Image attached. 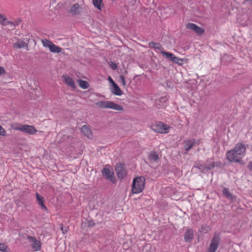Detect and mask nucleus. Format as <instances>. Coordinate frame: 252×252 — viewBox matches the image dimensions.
<instances>
[{"label":"nucleus","mask_w":252,"mask_h":252,"mask_svg":"<svg viewBox=\"0 0 252 252\" xmlns=\"http://www.w3.org/2000/svg\"><path fill=\"white\" fill-rule=\"evenodd\" d=\"M247 147L242 142L237 143L234 148L226 153L227 159L231 162L240 163L245 156Z\"/></svg>","instance_id":"f257e3e1"},{"label":"nucleus","mask_w":252,"mask_h":252,"mask_svg":"<svg viewBox=\"0 0 252 252\" xmlns=\"http://www.w3.org/2000/svg\"><path fill=\"white\" fill-rule=\"evenodd\" d=\"M145 178L140 176L134 178L132 185V191L133 193H139L142 191L145 187Z\"/></svg>","instance_id":"f03ea898"},{"label":"nucleus","mask_w":252,"mask_h":252,"mask_svg":"<svg viewBox=\"0 0 252 252\" xmlns=\"http://www.w3.org/2000/svg\"><path fill=\"white\" fill-rule=\"evenodd\" d=\"M95 104L101 108H111L118 111H122L123 109L121 105L110 101H99L96 102Z\"/></svg>","instance_id":"7ed1b4c3"},{"label":"nucleus","mask_w":252,"mask_h":252,"mask_svg":"<svg viewBox=\"0 0 252 252\" xmlns=\"http://www.w3.org/2000/svg\"><path fill=\"white\" fill-rule=\"evenodd\" d=\"M160 53L166 59L172 61L173 63L178 64V65H182L184 63V59H180L175 56V55L170 52H167L164 51H162Z\"/></svg>","instance_id":"20e7f679"},{"label":"nucleus","mask_w":252,"mask_h":252,"mask_svg":"<svg viewBox=\"0 0 252 252\" xmlns=\"http://www.w3.org/2000/svg\"><path fill=\"white\" fill-rule=\"evenodd\" d=\"M199 140L195 139H189L184 141V148L186 152L189 151L194 146L198 145Z\"/></svg>","instance_id":"39448f33"},{"label":"nucleus","mask_w":252,"mask_h":252,"mask_svg":"<svg viewBox=\"0 0 252 252\" xmlns=\"http://www.w3.org/2000/svg\"><path fill=\"white\" fill-rule=\"evenodd\" d=\"M168 127L164 125L163 123L159 122L152 126V129L154 131L158 133H167L168 132Z\"/></svg>","instance_id":"423d86ee"},{"label":"nucleus","mask_w":252,"mask_h":252,"mask_svg":"<svg viewBox=\"0 0 252 252\" xmlns=\"http://www.w3.org/2000/svg\"><path fill=\"white\" fill-rule=\"evenodd\" d=\"M220 244V238L218 235H215L212 239L207 252H215Z\"/></svg>","instance_id":"0eeeda50"},{"label":"nucleus","mask_w":252,"mask_h":252,"mask_svg":"<svg viewBox=\"0 0 252 252\" xmlns=\"http://www.w3.org/2000/svg\"><path fill=\"white\" fill-rule=\"evenodd\" d=\"M186 28L191 30L198 35H202L204 33L205 30L204 29L198 26L195 24L189 23L186 25Z\"/></svg>","instance_id":"6e6552de"},{"label":"nucleus","mask_w":252,"mask_h":252,"mask_svg":"<svg viewBox=\"0 0 252 252\" xmlns=\"http://www.w3.org/2000/svg\"><path fill=\"white\" fill-rule=\"evenodd\" d=\"M102 176L111 182L114 183L115 179L114 177V173L107 167L104 168L102 170Z\"/></svg>","instance_id":"1a4fd4ad"},{"label":"nucleus","mask_w":252,"mask_h":252,"mask_svg":"<svg viewBox=\"0 0 252 252\" xmlns=\"http://www.w3.org/2000/svg\"><path fill=\"white\" fill-rule=\"evenodd\" d=\"M35 195L36 201L39 206L41 208L42 210L48 213V209L44 204L45 201L44 197L37 192H36Z\"/></svg>","instance_id":"9d476101"},{"label":"nucleus","mask_w":252,"mask_h":252,"mask_svg":"<svg viewBox=\"0 0 252 252\" xmlns=\"http://www.w3.org/2000/svg\"><path fill=\"white\" fill-rule=\"evenodd\" d=\"M27 239L30 242L32 243V247L35 251L40 249L41 243L39 241L37 240L35 237L29 236Z\"/></svg>","instance_id":"9b49d317"},{"label":"nucleus","mask_w":252,"mask_h":252,"mask_svg":"<svg viewBox=\"0 0 252 252\" xmlns=\"http://www.w3.org/2000/svg\"><path fill=\"white\" fill-rule=\"evenodd\" d=\"M124 164L118 163L116 165L115 170L117 172V175L118 179L121 180L124 177V174L125 175V170H124Z\"/></svg>","instance_id":"f8f14e48"},{"label":"nucleus","mask_w":252,"mask_h":252,"mask_svg":"<svg viewBox=\"0 0 252 252\" xmlns=\"http://www.w3.org/2000/svg\"><path fill=\"white\" fill-rule=\"evenodd\" d=\"M22 131L29 135H32L35 133L37 131L35 127L29 125H23V128Z\"/></svg>","instance_id":"ddd939ff"},{"label":"nucleus","mask_w":252,"mask_h":252,"mask_svg":"<svg viewBox=\"0 0 252 252\" xmlns=\"http://www.w3.org/2000/svg\"><path fill=\"white\" fill-rule=\"evenodd\" d=\"M82 10V7L78 3L73 4L70 9L69 12L73 15H79Z\"/></svg>","instance_id":"4468645a"},{"label":"nucleus","mask_w":252,"mask_h":252,"mask_svg":"<svg viewBox=\"0 0 252 252\" xmlns=\"http://www.w3.org/2000/svg\"><path fill=\"white\" fill-rule=\"evenodd\" d=\"M110 90L111 92L115 95H121L123 94V92L116 83L111 86Z\"/></svg>","instance_id":"2eb2a0df"},{"label":"nucleus","mask_w":252,"mask_h":252,"mask_svg":"<svg viewBox=\"0 0 252 252\" xmlns=\"http://www.w3.org/2000/svg\"><path fill=\"white\" fill-rule=\"evenodd\" d=\"M222 192L223 195L227 198L229 199L231 201H234L236 199V197L234 196L231 193H230L229 189L227 188H224L222 189Z\"/></svg>","instance_id":"dca6fc26"},{"label":"nucleus","mask_w":252,"mask_h":252,"mask_svg":"<svg viewBox=\"0 0 252 252\" xmlns=\"http://www.w3.org/2000/svg\"><path fill=\"white\" fill-rule=\"evenodd\" d=\"M193 231L191 229H188L185 232L184 239L186 242H189L192 241L193 238Z\"/></svg>","instance_id":"f3484780"},{"label":"nucleus","mask_w":252,"mask_h":252,"mask_svg":"<svg viewBox=\"0 0 252 252\" xmlns=\"http://www.w3.org/2000/svg\"><path fill=\"white\" fill-rule=\"evenodd\" d=\"M166 101L167 98L166 97H161L160 98L155 100V105L158 108H161L165 105Z\"/></svg>","instance_id":"a211bd4d"},{"label":"nucleus","mask_w":252,"mask_h":252,"mask_svg":"<svg viewBox=\"0 0 252 252\" xmlns=\"http://www.w3.org/2000/svg\"><path fill=\"white\" fill-rule=\"evenodd\" d=\"M63 78L64 79V82L70 87L72 88L73 89H76V86L74 83V82L73 79L67 75L63 76Z\"/></svg>","instance_id":"6ab92c4d"},{"label":"nucleus","mask_w":252,"mask_h":252,"mask_svg":"<svg viewBox=\"0 0 252 252\" xmlns=\"http://www.w3.org/2000/svg\"><path fill=\"white\" fill-rule=\"evenodd\" d=\"M13 47L17 49L28 48V44L24 41L19 40L13 44Z\"/></svg>","instance_id":"aec40b11"},{"label":"nucleus","mask_w":252,"mask_h":252,"mask_svg":"<svg viewBox=\"0 0 252 252\" xmlns=\"http://www.w3.org/2000/svg\"><path fill=\"white\" fill-rule=\"evenodd\" d=\"M81 130V132L89 138H90V137L92 136L91 131L87 126H83Z\"/></svg>","instance_id":"412c9836"},{"label":"nucleus","mask_w":252,"mask_h":252,"mask_svg":"<svg viewBox=\"0 0 252 252\" xmlns=\"http://www.w3.org/2000/svg\"><path fill=\"white\" fill-rule=\"evenodd\" d=\"M149 159L150 161L157 162L159 158L158 154L156 152H151L149 154Z\"/></svg>","instance_id":"4be33fe9"},{"label":"nucleus","mask_w":252,"mask_h":252,"mask_svg":"<svg viewBox=\"0 0 252 252\" xmlns=\"http://www.w3.org/2000/svg\"><path fill=\"white\" fill-rule=\"evenodd\" d=\"M49 50L53 53H60L62 51V48L60 47L56 46L52 42V44L49 47Z\"/></svg>","instance_id":"5701e85b"},{"label":"nucleus","mask_w":252,"mask_h":252,"mask_svg":"<svg viewBox=\"0 0 252 252\" xmlns=\"http://www.w3.org/2000/svg\"><path fill=\"white\" fill-rule=\"evenodd\" d=\"M93 3L94 6L100 10L102 9L104 6L102 0H93Z\"/></svg>","instance_id":"b1692460"},{"label":"nucleus","mask_w":252,"mask_h":252,"mask_svg":"<svg viewBox=\"0 0 252 252\" xmlns=\"http://www.w3.org/2000/svg\"><path fill=\"white\" fill-rule=\"evenodd\" d=\"M149 45L150 47L156 49L161 50V52L163 50V48L159 43H156L153 41L150 42L149 43Z\"/></svg>","instance_id":"393cba45"},{"label":"nucleus","mask_w":252,"mask_h":252,"mask_svg":"<svg viewBox=\"0 0 252 252\" xmlns=\"http://www.w3.org/2000/svg\"><path fill=\"white\" fill-rule=\"evenodd\" d=\"M79 86L82 89H86L89 87V83L86 81L83 80L82 79L78 80Z\"/></svg>","instance_id":"a878e982"},{"label":"nucleus","mask_w":252,"mask_h":252,"mask_svg":"<svg viewBox=\"0 0 252 252\" xmlns=\"http://www.w3.org/2000/svg\"><path fill=\"white\" fill-rule=\"evenodd\" d=\"M194 168H198V169H199L200 170L201 172H203V173L205 172L206 167H205V166H204L202 164H199V163H196L195 164V165H194L193 169Z\"/></svg>","instance_id":"bb28decb"},{"label":"nucleus","mask_w":252,"mask_h":252,"mask_svg":"<svg viewBox=\"0 0 252 252\" xmlns=\"http://www.w3.org/2000/svg\"><path fill=\"white\" fill-rule=\"evenodd\" d=\"M84 223H86L87 225L89 227H93L95 225L94 222L92 219L86 220V221L84 222Z\"/></svg>","instance_id":"cd10ccee"},{"label":"nucleus","mask_w":252,"mask_h":252,"mask_svg":"<svg viewBox=\"0 0 252 252\" xmlns=\"http://www.w3.org/2000/svg\"><path fill=\"white\" fill-rule=\"evenodd\" d=\"M43 45L45 47H48L49 48L50 46L52 44V42L47 39H43L42 40Z\"/></svg>","instance_id":"c85d7f7f"},{"label":"nucleus","mask_w":252,"mask_h":252,"mask_svg":"<svg viewBox=\"0 0 252 252\" xmlns=\"http://www.w3.org/2000/svg\"><path fill=\"white\" fill-rule=\"evenodd\" d=\"M6 18H4L1 14H0V24L2 26H6L8 23H6Z\"/></svg>","instance_id":"c756f323"},{"label":"nucleus","mask_w":252,"mask_h":252,"mask_svg":"<svg viewBox=\"0 0 252 252\" xmlns=\"http://www.w3.org/2000/svg\"><path fill=\"white\" fill-rule=\"evenodd\" d=\"M8 247L3 243H0V251L7 252Z\"/></svg>","instance_id":"7c9ffc66"},{"label":"nucleus","mask_w":252,"mask_h":252,"mask_svg":"<svg viewBox=\"0 0 252 252\" xmlns=\"http://www.w3.org/2000/svg\"><path fill=\"white\" fill-rule=\"evenodd\" d=\"M108 63L109 64L110 67L113 70H116L117 68V65L115 63L110 61Z\"/></svg>","instance_id":"2f4dec72"},{"label":"nucleus","mask_w":252,"mask_h":252,"mask_svg":"<svg viewBox=\"0 0 252 252\" xmlns=\"http://www.w3.org/2000/svg\"><path fill=\"white\" fill-rule=\"evenodd\" d=\"M215 162H212L208 165L205 166L206 169L211 170L215 167Z\"/></svg>","instance_id":"473e14b6"},{"label":"nucleus","mask_w":252,"mask_h":252,"mask_svg":"<svg viewBox=\"0 0 252 252\" xmlns=\"http://www.w3.org/2000/svg\"><path fill=\"white\" fill-rule=\"evenodd\" d=\"M0 135H1V136H5L6 135L5 130L1 126H0Z\"/></svg>","instance_id":"72a5a7b5"},{"label":"nucleus","mask_w":252,"mask_h":252,"mask_svg":"<svg viewBox=\"0 0 252 252\" xmlns=\"http://www.w3.org/2000/svg\"><path fill=\"white\" fill-rule=\"evenodd\" d=\"M22 128H23V125H19L16 126H14L13 127V129L15 130H20L22 131Z\"/></svg>","instance_id":"f704fd0d"},{"label":"nucleus","mask_w":252,"mask_h":252,"mask_svg":"<svg viewBox=\"0 0 252 252\" xmlns=\"http://www.w3.org/2000/svg\"><path fill=\"white\" fill-rule=\"evenodd\" d=\"M108 80L109 82V83L111 84V86L114 84H115L116 83L113 81V79L111 76H108Z\"/></svg>","instance_id":"c9c22d12"},{"label":"nucleus","mask_w":252,"mask_h":252,"mask_svg":"<svg viewBox=\"0 0 252 252\" xmlns=\"http://www.w3.org/2000/svg\"><path fill=\"white\" fill-rule=\"evenodd\" d=\"M5 73V69L2 66H0V75H1Z\"/></svg>","instance_id":"e433bc0d"},{"label":"nucleus","mask_w":252,"mask_h":252,"mask_svg":"<svg viewBox=\"0 0 252 252\" xmlns=\"http://www.w3.org/2000/svg\"><path fill=\"white\" fill-rule=\"evenodd\" d=\"M61 230H62V231L63 233V234H65L66 233H67V229H66V228H64L63 226H62V227H61Z\"/></svg>","instance_id":"4c0bfd02"},{"label":"nucleus","mask_w":252,"mask_h":252,"mask_svg":"<svg viewBox=\"0 0 252 252\" xmlns=\"http://www.w3.org/2000/svg\"><path fill=\"white\" fill-rule=\"evenodd\" d=\"M248 167H249V169L251 171H252V161H250L249 162Z\"/></svg>","instance_id":"58836bf2"},{"label":"nucleus","mask_w":252,"mask_h":252,"mask_svg":"<svg viewBox=\"0 0 252 252\" xmlns=\"http://www.w3.org/2000/svg\"><path fill=\"white\" fill-rule=\"evenodd\" d=\"M120 77H121L122 81L123 83V84L125 85L126 82H125V77L123 75H121Z\"/></svg>","instance_id":"ea45409f"},{"label":"nucleus","mask_w":252,"mask_h":252,"mask_svg":"<svg viewBox=\"0 0 252 252\" xmlns=\"http://www.w3.org/2000/svg\"><path fill=\"white\" fill-rule=\"evenodd\" d=\"M6 23H7V25H12V26H15V25H16L13 22H11V21H7Z\"/></svg>","instance_id":"a19ab883"},{"label":"nucleus","mask_w":252,"mask_h":252,"mask_svg":"<svg viewBox=\"0 0 252 252\" xmlns=\"http://www.w3.org/2000/svg\"><path fill=\"white\" fill-rule=\"evenodd\" d=\"M136 0H131V1H130V3H132V4H133L134 2H135L136 1Z\"/></svg>","instance_id":"79ce46f5"},{"label":"nucleus","mask_w":252,"mask_h":252,"mask_svg":"<svg viewBox=\"0 0 252 252\" xmlns=\"http://www.w3.org/2000/svg\"><path fill=\"white\" fill-rule=\"evenodd\" d=\"M21 22V20H19L16 23V25H18V24L20 23V22Z\"/></svg>","instance_id":"37998d69"}]
</instances>
